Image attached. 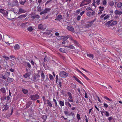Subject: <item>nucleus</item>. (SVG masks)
<instances>
[{
	"label": "nucleus",
	"mask_w": 122,
	"mask_h": 122,
	"mask_svg": "<svg viewBox=\"0 0 122 122\" xmlns=\"http://www.w3.org/2000/svg\"><path fill=\"white\" fill-rule=\"evenodd\" d=\"M91 0H84L80 5V6H83L89 4L91 2Z\"/></svg>",
	"instance_id": "1"
},
{
	"label": "nucleus",
	"mask_w": 122,
	"mask_h": 122,
	"mask_svg": "<svg viewBox=\"0 0 122 122\" xmlns=\"http://www.w3.org/2000/svg\"><path fill=\"white\" fill-rule=\"evenodd\" d=\"M59 76L62 77H66L68 76V74L64 71H61L60 72Z\"/></svg>",
	"instance_id": "2"
},
{
	"label": "nucleus",
	"mask_w": 122,
	"mask_h": 122,
	"mask_svg": "<svg viewBox=\"0 0 122 122\" xmlns=\"http://www.w3.org/2000/svg\"><path fill=\"white\" fill-rule=\"evenodd\" d=\"M26 11L24 9L21 8H20L19 9V11H14V12L15 13H17V14L19 15L21 13H25L26 12Z\"/></svg>",
	"instance_id": "3"
},
{
	"label": "nucleus",
	"mask_w": 122,
	"mask_h": 122,
	"mask_svg": "<svg viewBox=\"0 0 122 122\" xmlns=\"http://www.w3.org/2000/svg\"><path fill=\"white\" fill-rule=\"evenodd\" d=\"M100 112L102 116L104 115L108 117L109 116V114L108 112L104 110L100 111Z\"/></svg>",
	"instance_id": "4"
},
{
	"label": "nucleus",
	"mask_w": 122,
	"mask_h": 122,
	"mask_svg": "<svg viewBox=\"0 0 122 122\" xmlns=\"http://www.w3.org/2000/svg\"><path fill=\"white\" fill-rule=\"evenodd\" d=\"M30 97L32 100H35L39 98V96L38 94H36L30 96Z\"/></svg>",
	"instance_id": "5"
},
{
	"label": "nucleus",
	"mask_w": 122,
	"mask_h": 122,
	"mask_svg": "<svg viewBox=\"0 0 122 122\" xmlns=\"http://www.w3.org/2000/svg\"><path fill=\"white\" fill-rule=\"evenodd\" d=\"M38 28L41 30H43L45 29L46 28V27L45 25H42L41 24H39L38 25Z\"/></svg>",
	"instance_id": "6"
},
{
	"label": "nucleus",
	"mask_w": 122,
	"mask_h": 122,
	"mask_svg": "<svg viewBox=\"0 0 122 122\" xmlns=\"http://www.w3.org/2000/svg\"><path fill=\"white\" fill-rule=\"evenodd\" d=\"M69 39L71 40L72 42L73 43H74L75 44L76 46H79V44L77 42V41H75L73 39V38L71 36H69Z\"/></svg>",
	"instance_id": "7"
},
{
	"label": "nucleus",
	"mask_w": 122,
	"mask_h": 122,
	"mask_svg": "<svg viewBox=\"0 0 122 122\" xmlns=\"http://www.w3.org/2000/svg\"><path fill=\"white\" fill-rule=\"evenodd\" d=\"M0 12L3 15H7L8 11L2 9H0Z\"/></svg>",
	"instance_id": "8"
},
{
	"label": "nucleus",
	"mask_w": 122,
	"mask_h": 122,
	"mask_svg": "<svg viewBox=\"0 0 122 122\" xmlns=\"http://www.w3.org/2000/svg\"><path fill=\"white\" fill-rule=\"evenodd\" d=\"M67 29L68 30L72 32H74V29L73 27L71 25L67 26Z\"/></svg>",
	"instance_id": "9"
},
{
	"label": "nucleus",
	"mask_w": 122,
	"mask_h": 122,
	"mask_svg": "<svg viewBox=\"0 0 122 122\" xmlns=\"http://www.w3.org/2000/svg\"><path fill=\"white\" fill-rule=\"evenodd\" d=\"M76 71L79 72V73H81V75L83 76L87 80H89V79L86 76H85L84 74H83L82 73L81 71L79 70L78 69H77L76 70Z\"/></svg>",
	"instance_id": "10"
},
{
	"label": "nucleus",
	"mask_w": 122,
	"mask_h": 122,
	"mask_svg": "<svg viewBox=\"0 0 122 122\" xmlns=\"http://www.w3.org/2000/svg\"><path fill=\"white\" fill-rule=\"evenodd\" d=\"M76 71L79 72V73H81V75L83 76L87 80H89V79L86 76H85L84 74H83L82 73L81 71L79 70L78 69H77L76 70Z\"/></svg>",
	"instance_id": "11"
},
{
	"label": "nucleus",
	"mask_w": 122,
	"mask_h": 122,
	"mask_svg": "<svg viewBox=\"0 0 122 122\" xmlns=\"http://www.w3.org/2000/svg\"><path fill=\"white\" fill-rule=\"evenodd\" d=\"M76 71L79 72V73H81V75L83 76L87 80H89V79L86 76H85L84 74H83L82 73L81 71L79 70L78 69H77L76 70Z\"/></svg>",
	"instance_id": "12"
},
{
	"label": "nucleus",
	"mask_w": 122,
	"mask_h": 122,
	"mask_svg": "<svg viewBox=\"0 0 122 122\" xmlns=\"http://www.w3.org/2000/svg\"><path fill=\"white\" fill-rule=\"evenodd\" d=\"M114 13L116 15H120L122 14V12L116 10L114 11Z\"/></svg>",
	"instance_id": "13"
},
{
	"label": "nucleus",
	"mask_w": 122,
	"mask_h": 122,
	"mask_svg": "<svg viewBox=\"0 0 122 122\" xmlns=\"http://www.w3.org/2000/svg\"><path fill=\"white\" fill-rule=\"evenodd\" d=\"M69 37V35H68L66 36H62L61 38L63 40V41H65Z\"/></svg>",
	"instance_id": "14"
},
{
	"label": "nucleus",
	"mask_w": 122,
	"mask_h": 122,
	"mask_svg": "<svg viewBox=\"0 0 122 122\" xmlns=\"http://www.w3.org/2000/svg\"><path fill=\"white\" fill-rule=\"evenodd\" d=\"M7 82L10 83L13 81L14 80L13 78H11L10 77H8L7 78Z\"/></svg>",
	"instance_id": "15"
},
{
	"label": "nucleus",
	"mask_w": 122,
	"mask_h": 122,
	"mask_svg": "<svg viewBox=\"0 0 122 122\" xmlns=\"http://www.w3.org/2000/svg\"><path fill=\"white\" fill-rule=\"evenodd\" d=\"M30 74V72L27 73L25 74L24 76V77L25 78H26L27 77L29 76Z\"/></svg>",
	"instance_id": "16"
},
{
	"label": "nucleus",
	"mask_w": 122,
	"mask_h": 122,
	"mask_svg": "<svg viewBox=\"0 0 122 122\" xmlns=\"http://www.w3.org/2000/svg\"><path fill=\"white\" fill-rule=\"evenodd\" d=\"M26 14H24V15L19 16L18 17V18L20 19L24 18L26 17Z\"/></svg>",
	"instance_id": "17"
},
{
	"label": "nucleus",
	"mask_w": 122,
	"mask_h": 122,
	"mask_svg": "<svg viewBox=\"0 0 122 122\" xmlns=\"http://www.w3.org/2000/svg\"><path fill=\"white\" fill-rule=\"evenodd\" d=\"M20 48L19 45L18 44H16L14 46V48L15 50H18Z\"/></svg>",
	"instance_id": "18"
},
{
	"label": "nucleus",
	"mask_w": 122,
	"mask_h": 122,
	"mask_svg": "<svg viewBox=\"0 0 122 122\" xmlns=\"http://www.w3.org/2000/svg\"><path fill=\"white\" fill-rule=\"evenodd\" d=\"M46 102L48 105L50 107H52V104L50 102V101L48 100H46Z\"/></svg>",
	"instance_id": "19"
},
{
	"label": "nucleus",
	"mask_w": 122,
	"mask_h": 122,
	"mask_svg": "<svg viewBox=\"0 0 122 122\" xmlns=\"http://www.w3.org/2000/svg\"><path fill=\"white\" fill-rule=\"evenodd\" d=\"M51 9L50 8H47L45 9L44 10V12L45 13H47V12L50 11Z\"/></svg>",
	"instance_id": "20"
},
{
	"label": "nucleus",
	"mask_w": 122,
	"mask_h": 122,
	"mask_svg": "<svg viewBox=\"0 0 122 122\" xmlns=\"http://www.w3.org/2000/svg\"><path fill=\"white\" fill-rule=\"evenodd\" d=\"M27 29L30 32L32 31L34 29L32 27V26H30L28 27L27 28Z\"/></svg>",
	"instance_id": "21"
},
{
	"label": "nucleus",
	"mask_w": 122,
	"mask_h": 122,
	"mask_svg": "<svg viewBox=\"0 0 122 122\" xmlns=\"http://www.w3.org/2000/svg\"><path fill=\"white\" fill-rule=\"evenodd\" d=\"M40 18V16L38 15H34V16H32V18H33L34 19H35V18H37V19H39Z\"/></svg>",
	"instance_id": "22"
},
{
	"label": "nucleus",
	"mask_w": 122,
	"mask_h": 122,
	"mask_svg": "<svg viewBox=\"0 0 122 122\" xmlns=\"http://www.w3.org/2000/svg\"><path fill=\"white\" fill-rule=\"evenodd\" d=\"M99 8L100 9V13H102V11L104 9V7H102V6H100L99 7Z\"/></svg>",
	"instance_id": "23"
},
{
	"label": "nucleus",
	"mask_w": 122,
	"mask_h": 122,
	"mask_svg": "<svg viewBox=\"0 0 122 122\" xmlns=\"http://www.w3.org/2000/svg\"><path fill=\"white\" fill-rule=\"evenodd\" d=\"M0 90L3 93H5L6 92V90L5 89L4 87L1 88L0 89Z\"/></svg>",
	"instance_id": "24"
},
{
	"label": "nucleus",
	"mask_w": 122,
	"mask_h": 122,
	"mask_svg": "<svg viewBox=\"0 0 122 122\" xmlns=\"http://www.w3.org/2000/svg\"><path fill=\"white\" fill-rule=\"evenodd\" d=\"M87 56H88L90 58H92V59H93L94 56L92 54H87Z\"/></svg>",
	"instance_id": "25"
},
{
	"label": "nucleus",
	"mask_w": 122,
	"mask_h": 122,
	"mask_svg": "<svg viewBox=\"0 0 122 122\" xmlns=\"http://www.w3.org/2000/svg\"><path fill=\"white\" fill-rule=\"evenodd\" d=\"M26 1V0H23V1L21 0L20 1L19 3L23 5L25 4Z\"/></svg>",
	"instance_id": "26"
},
{
	"label": "nucleus",
	"mask_w": 122,
	"mask_h": 122,
	"mask_svg": "<svg viewBox=\"0 0 122 122\" xmlns=\"http://www.w3.org/2000/svg\"><path fill=\"white\" fill-rule=\"evenodd\" d=\"M67 94L69 98L71 99H72V97L71 93L69 92H67Z\"/></svg>",
	"instance_id": "27"
},
{
	"label": "nucleus",
	"mask_w": 122,
	"mask_h": 122,
	"mask_svg": "<svg viewBox=\"0 0 122 122\" xmlns=\"http://www.w3.org/2000/svg\"><path fill=\"white\" fill-rule=\"evenodd\" d=\"M73 78L77 82H78L79 83H81V82L75 76H73Z\"/></svg>",
	"instance_id": "28"
},
{
	"label": "nucleus",
	"mask_w": 122,
	"mask_h": 122,
	"mask_svg": "<svg viewBox=\"0 0 122 122\" xmlns=\"http://www.w3.org/2000/svg\"><path fill=\"white\" fill-rule=\"evenodd\" d=\"M66 47H68V48H70L71 49H75V47L74 46H73L71 45H70L69 46H66Z\"/></svg>",
	"instance_id": "29"
},
{
	"label": "nucleus",
	"mask_w": 122,
	"mask_h": 122,
	"mask_svg": "<svg viewBox=\"0 0 122 122\" xmlns=\"http://www.w3.org/2000/svg\"><path fill=\"white\" fill-rule=\"evenodd\" d=\"M62 16L61 15H58L57 19L58 20H60L61 19Z\"/></svg>",
	"instance_id": "30"
},
{
	"label": "nucleus",
	"mask_w": 122,
	"mask_h": 122,
	"mask_svg": "<svg viewBox=\"0 0 122 122\" xmlns=\"http://www.w3.org/2000/svg\"><path fill=\"white\" fill-rule=\"evenodd\" d=\"M32 103V102L31 101L27 103L26 105V107L28 108Z\"/></svg>",
	"instance_id": "31"
},
{
	"label": "nucleus",
	"mask_w": 122,
	"mask_h": 122,
	"mask_svg": "<svg viewBox=\"0 0 122 122\" xmlns=\"http://www.w3.org/2000/svg\"><path fill=\"white\" fill-rule=\"evenodd\" d=\"M65 104L67 106H68L69 107H71V104L68 102H65Z\"/></svg>",
	"instance_id": "32"
},
{
	"label": "nucleus",
	"mask_w": 122,
	"mask_h": 122,
	"mask_svg": "<svg viewBox=\"0 0 122 122\" xmlns=\"http://www.w3.org/2000/svg\"><path fill=\"white\" fill-rule=\"evenodd\" d=\"M122 5V3L121 2L118 3L117 4V6L119 8L121 7Z\"/></svg>",
	"instance_id": "33"
},
{
	"label": "nucleus",
	"mask_w": 122,
	"mask_h": 122,
	"mask_svg": "<svg viewBox=\"0 0 122 122\" xmlns=\"http://www.w3.org/2000/svg\"><path fill=\"white\" fill-rule=\"evenodd\" d=\"M22 91L23 93L25 94H26L28 92L27 90L24 89H23Z\"/></svg>",
	"instance_id": "34"
},
{
	"label": "nucleus",
	"mask_w": 122,
	"mask_h": 122,
	"mask_svg": "<svg viewBox=\"0 0 122 122\" xmlns=\"http://www.w3.org/2000/svg\"><path fill=\"white\" fill-rule=\"evenodd\" d=\"M4 108L3 109V110H6L9 108L8 107L7 105H5L4 106Z\"/></svg>",
	"instance_id": "35"
},
{
	"label": "nucleus",
	"mask_w": 122,
	"mask_h": 122,
	"mask_svg": "<svg viewBox=\"0 0 122 122\" xmlns=\"http://www.w3.org/2000/svg\"><path fill=\"white\" fill-rule=\"evenodd\" d=\"M104 98L106 100H108L109 101L111 102L112 101V100L109 99L106 96H104Z\"/></svg>",
	"instance_id": "36"
},
{
	"label": "nucleus",
	"mask_w": 122,
	"mask_h": 122,
	"mask_svg": "<svg viewBox=\"0 0 122 122\" xmlns=\"http://www.w3.org/2000/svg\"><path fill=\"white\" fill-rule=\"evenodd\" d=\"M10 75V72H7L5 73V76L6 77H8Z\"/></svg>",
	"instance_id": "37"
},
{
	"label": "nucleus",
	"mask_w": 122,
	"mask_h": 122,
	"mask_svg": "<svg viewBox=\"0 0 122 122\" xmlns=\"http://www.w3.org/2000/svg\"><path fill=\"white\" fill-rule=\"evenodd\" d=\"M49 76L51 80H52L53 79V76L49 74Z\"/></svg>",
	"instance_id": "38"
},
{
	"label": "nucleus",
	"mask_w": 122,
	"mask_h": 122,
	"mask_svg": "<svg viewBox=\"0 0 122 122\" xmlns=\"http://www.w3.org/2000/svg\"><path fill=\"white\" fill-rule=\"evenodd\" d=\"M102 4L104 5H106L107 2L106 0H103L102 1Z\"/></svg>",
	"instance_id": "39"
},
{
	"label": "nucleus",
	"mask_w": 122,
	"mask_h": 122,
	"mask_svg": "<svg viewBox=\"0 0 122 122\" xmlns=\"http://www.w3.org/2000/svg\"><path fill=\"white\" fill-rule=\"evenodd\" d=\"M113 21V20H111L110 21H108L106 23V25H109Z\"/></svg>",
	"instance_id": "40"
},
{
	"label": "nucleus",
	"mask_w": 122,
	"mask_h": 122,
	"mask_svg": "<svg viewBox=\"0 0 122 122\" xmlns=\"http://www.w3.org/2000/svg\"><path fill=\"white\" fill-rule=\"evenodd\" d=\"M114 4V3L113 1H111L109 2V5L110 6H113Z\"/></svg>",
	"instance_id": "41"
},
{
	"label": "nucleus",
	"mask_w": 122,
	"mask_h": 122,
	"mask_svg": "<svg viewBox=\"0 0 122 122\" xmlns=\"http://www.w3.org/2000/svg\"><path fill=\"white\" fill-rule=\"evenodd\" d=\"M60 51L62 52H65V49L64 48H61L59 49Z\"/></svg>",
	"instance_id": "42"
},
{
	"label": "nucleus",
	"mask_w": 122,
	"mask_h": 122,
	"mask_svg": "<svg viewBox=\"0 0 122 122\" xmlns=\"http://www.w3.org/2000/svg\"><path fill=\"white\" fill-rule=\"evenodd\" d=\"M59 104L60 105L62 106H64V102L62 101H60L59 102Z\"/></svg>",
	"instance_id": "43"
},
{
	"label": "nucleus",
	"mask_w": 122,
	"mask_h": 122,
	"mask_svg": "<svg viewBox=\"0 0 122 122\" xmlns=\"http://www.w3.org/2000/svg\"><path fill=\"white\" fill-rule=\"evenodd\" d=\"M91 14V12L90 11H88L86 13V15L88 16H89Z\"/></svg>",
	"instance_id": "44"
},
{
	"label": "nucleus",
	"mask_w": 122,
	"mask_h": 122,
	"mask_svg": "<svg viewBox=\"0 0 122 122\" xmlns=\"http://www.w3.org/2000/svg\"><path fill=\"white\" fill-rule=\"evenodd\" d=\"M101 0H97L96 1V3L97 4V5H99Z\"/></svg>",
	"instance_id": "45"
},
{
	"label": "nucleus",
	"mask_w": 122,
	"mask_h": 122,
	"mask_svg": "<svg viewBox=\"0 0 122 122\" xmlns=\"http://www.w3.org/2000/svg\"><path fill=\"white\" fill-rule=\"evenodd\" d=\"M3 57L4 58H5L6 60H9V58L7 56H3Z\"/></svg>",
	"instance_id": "46"
},
{
	"label": "nucleus",
	"mask_w": 122,
	"mask_h": 122,
	"mask_svg": "<svg viewBox=\"0 0 122 122\" xmlns=\"http://www.w3.org/2000/svg\"><path fill=\"white\" fill-rule=\"evenodd\" d=\"M53 101L54 102L55 106L56 107L57 106V104L56 100L55 99H54L53 100Z\"/></svg>",
	"instance_id": "47"
},
{
	"label": "nucleus",
	"mask_w": 122,
	"mask_h": 122,
	"mask_svg": "<svg viewBox=\"0 0 122 122\" xmlns=\"http://www.w3.org/2000/svg\"><path fill=\"white\" fill-rule=\"evenodd\" d=\"M117 22L116 21H114L112 22V24L113 25H115L117 24Z\"/></svg>",
	"instance_id": "48"
},
{
	"label": "nucleus",
	"mask_w": 122,
	"mask_h": 122,
	"mask_svg": "<svg viewBox=\"0 0 122 122\" xmlns=\"http://www.w3.org/2000/svg\"><path fill=\"white\" fill-rule=\"evenodd\" d=\"M109 16L108 15H107L104 18V20H106L107 19L109 18Z\"/></svg>",
	"instance_id": "49"
},
{
	"label": "nucleus",
	"mask_w": 122,
	"mask_h": 122,
	"mask_svg": "<svg viewBox=\"0 0 122 122\" xmlns=\"http://www.w3.org/2000/svg\"><path fill=\"white\" fill-rule=\"evenodd\" d=\"M5 77V76H4L2 74L0 76V77L1 78H2L4 79H6V77Z\"/></svg>",
	"instance_id": "50"
},
{
	"label": "nucleus",
	"mask_w": 122,
	"mask_h": 122,
	"mask_svg": "<svg viewBox=\"0 0 122 122\" xmlns=\"http://www.w3.org/2000/svg\"><path fill=\"white\" fill-rule=\"evenodd\" d=\"M41 77L43 79H44L45 78V76L44 74L42 72L41 74Z\"/></svg>",
	"instance_id": "51"
},
{
	"label": "nucleus",
	"mask_w": 122,
	"mask_h": 122,
	"mask_svg": "<svg viewBox=\"0 0 122 122\" xmlns=\"http://www.w3.org/2000/svg\"><path fill=\"white\" fill-rule=\"evenodd\" d=\"M10 57L11 59H12L13 60L16 59V58L15 57L13 56H10Z\"/></svg>",
	"instance_id": "52"
},
{
	"label": "nucleus",
	"mask_w": 122,
	"mask_h": 122,
	"mask_svg": "<svg viewBox=\"0 0 122 122\" xmlns=\"http://www.w3.org/2000/svg\"><path fill=\"white\" fill-rule=\"evenodd\" d=\"M52 1L51 0H50L49 1H47L46 3L45 4V5H46L47 4L49 3H52Z\"/></svg>",
	"instance_id": "53"
},
{
	"label": "nucleus",
	"mask_w": 122,
	"mask_h": 122,
	"mask_svg": "<svg viewBox=\"0 0 122 122\" xmlns=\"http://www.w3.org/2000/svg\"><path fill=\"white\" fill-rule=\"evenodd\" d=\"M47 117L46 116H43L42 117V118L45 120H46V119Z\"/></svg>",
	"instance_id": "54"
},
{
	"label": "nucleus",
	"mask_w": 122,
	"mask_h": 122,
	"mask_svg": "<svg viewBox=\"0 0 122 122\" xmlns=\"http://www.w3.org/2000/svg\"><path fill=\"white\" fill-rule=\"evenodd\" d=\"M104 106L105 107L107 108L108 107V105L107 104L105 103L104 104Z\"/></svg>",
	"instance_id": "55"
},
{
	"label": "nucleus",
	"mask_w": 122,
	"mask_h": 122,
	"mask_svg": "<svg viewBox=\"0 0 122 122\" xmlns=\"http://www.w3.org/2000/svg\"><path fill=\"white\" fill-rule=\"evenodd\" d=\"M80 115L79 114H77V116H76L77 118V119H78V120L80 119Z\"/></svg>",
	"instance_id": "56"
},
{
	"label": "nucleus",
	"mask_w": 122,
	"mask_h": 122,
	"mask_svg": "<svg viewBox=\"0 0 122 122\" xmlns=\"http://www.w3.org/2000/svg\"><path fill=\"white\" fill-rule=\"evenodd\" d=\"M87 27H89L91 26L92 25V24L90 22V23L88 24H87Z\"/></svg>",
	"instance_id": "57"
},
{
	"label": "nucleus",
	"mask_w": 122,
	"mask_h": 122,
	"mask_svg": "<svg viewBox=\"0 0 122 122\" xmlns=\"http://www.w3.org/2000/svg\"><path fill=\"white\" fill-rule=\"evenodd\" d=\"M85 13V11H83L80 13V15L82 16Z\"/></svg>",
	"instance_id": "58"
},
{
	"label": "nucleus",
	"mask_w": 122,
	"mask_h": 122,
	"mask_svg": "<svg viewBox=\"0 0 122 122\" xmlns=\"http://www.w3.org/2000/svg\"><path fill=\"white\" fill-rule=\"evenodd\" d=\"M80 18L81 16H80L79 15L77 17V19L78 20H80Z\"/></svg>",
	"instance_id": "59"
},
{
	"label": "nucleus",
	"mask_w": 122,
	"mask_h": 122,
	"mask_svg": "<svg viewBox=\"0 0 122 122\" xmlns=\"http://www.w3.org/2000/svg\"><path fill=\"white\" fill-rule=\"evenodd\" d=\"M112 118L113 117H109L108 118V119L109 121H111L112 119Z\"/></svg>",
	"instance_id": "60"
},
{
	"label": "nucleus",
	"mask_w": 122,
	"mask_h": 122,
	"mask_svg": "<svg viewBox=\"0 0 122 122\" xmlns=\"http://www.w3.org/2000/svg\"><path fill=\"white\" fill-rule=\"evenodd\" d=\"M106 15V14H105L104 15H102L100 16V17L101 18H103Z\"/></svg>",
	"instance_id": "61"
},
{
	"label": "nucleus",
	"mask_w": 122,
	"mask_h": 122,
	"mask_svg": "<svg viewBox=\"0 0 122 122\" xmlns=\"http://www.w3.org/2000/svg\"><path fill=\"white\" fill-rule=\"evenodd\" d=\"M86 10H92L91 9V8L90 7H87L86 9Z\"/></svg>",
	"instance_id": "62"
},
{
	"label": "nucleus",
	"mask_w": 122,
	"mask_h": 122,
	"mask_svg": "<svg viewBox=\"0 0 122 122\" xmlns=\"http://www.w3.org/2000/svg\"><path fill=\"white\" fill-rule=\"evenodd\" d=\"M27 66L28 67H29V68H30V67H31V65H30V63H29V62H28L27 63Z\"/></svg>",
	"instance_id": "63"
},
{
	"label": "nucleus",
	"mask_w": 122,
	"mask_h": 122,
	"mask_svg": "<svg viewBox=\"0 0 122 122\" xmlns=\"http://www.w3.org/2000/svg\"><path fill=\"white\" fill-rule=\"evenodd\" d=\"M85 97L86 98H88V96L87 94V93L86 92H85Z\"/></svg>",
	"instance_id": "64"
}]
</instances>
